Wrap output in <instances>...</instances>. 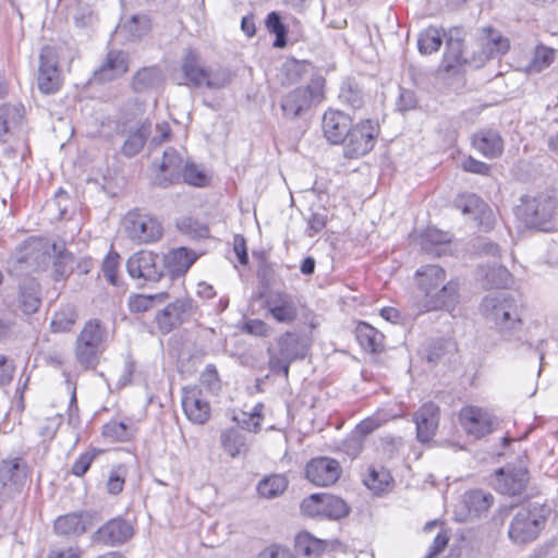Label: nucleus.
Here are the masks:
<instances>
[{
  "mask_svg": "<svg viewBox=\"0 0 558 558\" xmlns=\"http://www.w3.org/2000/svg\"><path fill=\"white\" fill-rule=\"evenodd\" d=\"M97 21V14L92 7L84 4L80 5L74 15V22L78 27L92 26Z\"/></svg>",
  "mask_w": 558,
  "mask_h": 558,
  "instance_id": "55",
  "label": "nucleus"
},
{
  "mask_svg": "<svg viewBox=\"0 0 558 558\" xmlns=\"http://www.w3.org/2000/svg\"><path fill=\"white\" fill-rule=\"evenodd\" d=\"M181 182L203 187L207 184V175L194 162L186 160L182 170Z\"/></svg>",
  "mask_w": 558,
  "mask_h": 558,
  "instance_id": "49",
  "label": "nucleus"
},
{
  "mask_svg": "<svg viewBox=\"0 0 558 558\" xmlns=\"http://www.w3.org/2000/svg\"><path fill=\"white\" fill-rule=\"evenodd\" d=\"M454 206L460 209L463 215H470L474 220H480V225L484 223L485 230L493 227V214L476 194L464 193L459 195L454 201Z\"/></svg>",
  "mask_w": 558,
  "mask_h": 558,
  "instance_id": "27",
  "label": "nucleus"
},
{
  "mask_svg": "<svg viewBox=\"0 0 558 558\" xmlns=\"http://www.w3.org/2000/svg\"><path fill=\"white\" fill-rule=\"evenodd\" d=\"M288 486L283 475L274 474L262 480L257 485V492L262 497L276 498L281 495Z\"/></svg>",
  "mask_w": 558,
  "mask_h": 558,
  "instance_id": "44",
  "label": "nucleus"
},
{
  "mask_svg": "<svg viewBox=\"0 0 558 558\" xmlns=\"http://www.w3.org/2000/svg\"><path fill=\"white\" fill-rule=\"evenodd\" d=\"M185 161L180 151L172 147L167 148L155 177L156 185L166 189L180 183Z\"/></svg>",
  "mask_w": 558,
  "mask_h": 558,
  "instance_id": "20",
  "label": "nucleus"
},
{
  "mask_svg": "<svg viewBox=\"0 0 558 558\" xmlns=\"http://www.w3.org/2000/svg\"><path fill=\"white\" fill-rule=\"evenodd\" d=\"M77 318V312L74 306L66 305L56 312L52 320L51 328L56 332L70 331Z\"/></svg>",
  "mask_w": 558,
  "mask_h": 558,
  "instance_id": "45",
  "label": "nucleus"
},
{
  "mask_svg": "<svg viewBox=\"0 0 558 558\" xmlns=\"http://www.w3.org/2000/svg\"><path fill=\"white\" fill-rule=\"evenodd\" d=\"M378 132V125L369 119L352 125L341 142L344 157L355 159L368 154L375 146Z\"/></svg>",
  "mask_w": 558,
  "mask_h": 558,
  "instance_id": "11",
  "label": "nucleus"
},
{
  "mask_svg": "<svg viewBox=\"0 0 558 558\" xmlns=\"http://www.w3.org/2000/svg\"><path fill=\"white\" fill-rule=\"evenodd\" d=\"M396 106L400 112H407L409 110L415 109L417 106V98L415 93L410 89H401Z\"/></svg>",
  "mask_w": 558,
  "mask_h": 558,
  "instance_id": "59",
  "label": "nucleus"
},
{
  "mask_svg": "<svg viewBox=\"0 0 558 558\" xmlns=\"http://www.w3.org/2000/svg\"><path fill=\"white\" fill-rule=\"evenodd\" d=\"M511 281V274L504 266H494L485 274V284L490 288L505 289Z\"/></svg>",
  "mask_w": 558,
  "mask_h": 558,
  "instance_id": "50",
  "label": "nucleus"
},
{
  "mask_svg": "<svg viewBox=\"0 0 558 558\" xmlns=\"http://www.w3.org/2000/svg\"><path fill=\"white\" fill-rule=\"evenodd\" d=\"M192 311L193 302L187 298L178 299L168 304L165 308L158 311L155 316L158 330L162 335L171 332L191 317Z\"/></svg>",
  "mask_w": 558,
  "mask_h": 558,
  "instance_id": "17",
  "label": "nucleus"
},
{
  "mask_svg": "<svg viewBox=\"0 0 558 558\" xmlns=\"http://www.w3.org/2000/svg\"><path fill=\"white\" fill-rule=\"evenodd\" d=\"M181 402L186 417L193 424L203 425L209 420V402L204 398L198 388H184Z\"/></svg>",
  "mask_w": 558,
  "mask_h": 558,
  "instance_id": "23",
  "label": "nucleus"
},
{
  "mask_svg": "<svg viewBox=\"0 0 558 558\" xmlns=\"http://www.w3.org/2000/svg\"><path fill=\"white\" fill-rule=\"evenodd\" d=\"M381 424L383 421L378 416H369L359 423L353 430L365 440V438L378 429Z\"/></svg>",
  "mask_w": 558,
  "mask_h": 558,
  "instance_id": "57",
  "label": "nucleus"
},
{
  "mask_svg": "<svg viewBox=\"0 0 558 558\" xmlns=\"http://www.w3.org/2000/svg\"><path fill=\"white\" fill-rule=\"evenodd\" d=\"M313 70L312 63L306 60L288 59L278 73L281 85H293L302 81Z\"/></svg>",
  "mask_w": 558,
  "mask_h": 558,
  "instance_id": "33",
  "label": "nucleus"
},
{
  "mask_svg": "<svg viewBox=\"0 0 558 558\" xmlns=\"http://www.w3.org/2000/svg\"><path fill=\"white\" fill-rule=\"evenodd\" d=\"M550 512L547 504L537 501L518 508L509 524V538L518 545L534 542L544 530Z\"/></svg>",
  "mask_w": 558,
  "mask_h": 558,
  "instance_id": "3",
  "label": "nucleus"
},
{
  "mask_svg": "<svg viewBox=\"0 0 558 558\" xmlns=\"http://www.w3.org/2000/svg\"><path fill=\"white\" fill-rule=\"evenodd\" d=\"M442 61L436 70V78L452 90H460L465 85L463 65L473 62L476 66L486 60L506 53L510 48L508 37H478L480 52L472 56L464 49L462 37H447Z\"/></svg>",
  "mask_w": 558,
  "mask_h": 558,
  "instance_id": "1",
  "label": "nucleus"
},
{
  "mask_svg": "<svg viewBox=\"0 0 558 558\" xmlns=\"http://www.w3.org/2000/svg\"><path fill=\"white\" fill-rule=\"evenodd\" d=\"M450 242V235L436 228H427L421 236V244L424 251L428 253H436L440 255L439 250H434V246L444 245Z\"/></svg>",
  "mask_w": 558,
  "mask_h": 558,
  "instance_id": "46",
  "label": "nucleus"
},
{
  "mask_svg": "<svg viewBox=\"0 0 558 558\" xmlns=\"http://www.w3.org/2000/svg\"><path fill=\"white\" fill-rule=\"evenodd\" d=\"M181 69L185 84L193 87H207L209 89H221L228 86L232 74L225 66L205 68L199 54L189 49L182 60Z\"/></svg>",
  "mask_w": 558,
  "mask_h": 558,
  "instance_id": "6",
  "label": "nucleus"
},
{
  "mask_svg": "<svg viewBox=\"0 0 558 558\" xmlns=\"http://www.w3.org/2000/svg\"><path fill=\"white\" fill-rule=\"evenodd\" d=\"M107 328L98 318L88 319L74 343L76 363L85 371L95 369L105 352L107 342Z\"/></svg>",
  "mask_w": 558,
  "mask_h": 558,
  "instance_id": "4",
  "label": "nucleus"
},
{
  "mask_svg": "<svg viewBox=\"0 0 558 558\" xmlns=\"http://www.w3.org/2000/svg\"><path fill=\"white\" fill-rule=\"evenodd\" d=\"M155 296L153 295H133L129 299V308L132 313H143L153 307Z\"/></svg>",
  "mask_w": 558,
  "mask_h": 558,
  "instance_id": "58",
  "label": "nucleus"
},
{
  "mask_svg": "<svg viewBox=\"0 0 558 558\" xmlns=\"http://www.w3.org/2000/svg\"><path fill=\"white\" fill-rule=\"evenodd\" d=\"M126 470L123 465H118L109 473L106 487L111 495H118L122 492L125 483Z\"/></svg>",
  "mask_w": 558,
  "mask_h": 558,
  "instance_id": "54",
  "label": "nucleus"
},
{
  "mask_svg": "<svg viewBox=\"0 0 558 558\" xmlns=\"http://www.w3.org/2000/svg\"><path fill=\"white\" fill-rule=\"evenodd\" d=\"M129 54L121 50H110L105 62L94 71V80L99 83L122 76L129 70Z\"/></svg>",
  "mask_w": 558,
  "mask_h": 558,
  "instance_id": "26",
  "label": "nucleus"
},
{
  "mask_svg": "<svg viewBox=\"0 0 558 558\" xmlns=\"http://www.w3.org/2000/svg\"><path fill=\"white\" fill-rule=\"evenodd\" d=\"M355 337L364 350L379 352L383 348L384 335L367 323L356 326Z\"/></svg>",
  "mask_w": 558,
  "mask_h": 558,
  "instance_id": "40",
  "label": "nucleus"
},
{
  "mask_svg": "<svg viewBox=\"0 0 558 558\" xmlns=\"http://www.w3.org/2000/svg\"><path fill=\"white\" fill-rule=\"evenodd\" d=\"M257 558H292V554L286 547L271 545L260 551Z\"/></svg>",
  "mask_w": 558,
  "mask_h": 558,
  "instance_id": "64",
  "label": "nucleus"
},
{
  "mask_svg": "<svg viewBox=\"0 0 558 558\" xmlns=\"http://www.w3.org/2000/svg\"><path fill=\"white\" fill-rule=\"evenodd\" d=\"M150 135V123L143 122L135 130L130 131L123 143L121 151L126 157L137 155L144 147L148 136Z\"/></svg>",
  "mask_w": 558,
  "mask_h": 558,
  "instance_id": "39",
  "label": "nucleus"
},
{
  "mask_svg": "<svg viewBox=\"0 0 558 558\" xmlns=\"http://www.w3.org/2000/svg\"><path fill=\"white\" fill-rule=\"evenodd\" d=\"M311 338L304 333L286 331L277 339V348L268 349L269 367L275 373L289 375L290 364L304 359L311 348Z\"/></svg>",
  "mask_w": 558,
  "mask_h": 558,
  "instance_id": "9",
  "label": "nucleus"
},
{
  "mask_svg": "<svg viewBox=\"0 0 558 558\" xmlns=\"http://www.w3.org/2000/svg\"><path fill=\"white\" fill-rule=\"evenodd\" d=\"M327 223V216L323 213H313L308 218L307 225V234L308 236H314L316 233L320 232Z\"/></svg>",
  "mask_w": 558,
  "mask_h": 558,
  "instance_id": "62",
  "label": "nucleus"
},
{
  "mask_svg": "<svg viewBox=\"0 0 558 558\" xmlns=\"http://www.w3.org/2000/svg\"><path fill=\"white\" fill-rule=\"evenodd\" d=\"M302 509L310 515H324L339 520L349 514L350 508L340 497L329 494H313L302 502Z\"/></svg>",
  "mask_w": 558,
  "mask_h": 558,
  "instance_id": "15",
  "label": "nucleus"
},
{
  "mask_svg": "<svg viewBox=\"0 0 558 558\" xmlns=\"http://www.w3.org/2000/svg\"><path fill=\"white\" fill-rule=\"evenodd\" d=\"M325 78L313 75L306 86H300L284 94L280 101L282 114L288 120L304 117L310 110L324 99Z\"/></svg>",
  "mask_w": 558,
  "mask_h": 558,
  "instance_id": "7",
  "label": "nucleus"
},
{
  "mask_svg": "<svg viewBox=\"0 0 558 558\" xmlns=\"http://www.w3.org/2000/svg\"><path fill=\"white\" fill-rule=\"evenodd\" d=\"M62 423V417L60 415H53L51 417H47L39 426V435L45 440H50L54 437L58 428Z\"/></svg>",
  "mask_w": 558,
  "mask_h": 558,
  "instance_id": "56",
  "label": "nucleus"
},
{
  "mask_svg": "<svg viewBox=\"0 0 558 558\" xmlns=\"http://www.w3.org/2000/svg\"><path fill=\"white\" fill-rule=\"evenodd\" d=\"M158 256L149 251L134 253L126 262V270L133 279L157 282L163 276V270L157 264Z\"/></svg>",
  "mask_w": 558,
  "mask_h": 558,
  "instance_id": "18",
  "label": "nucleus"
},
{
  "mask_svg": "<svg viewBox=\"0 0 558 558\" xmlns=\"http://www.w3.org/2000/svg\"><path fill=\"white\" fill-rule=\"evenodd\" d=\"M306 477L316 486L335 484L340 474L341 466L338 461L327 457L312 459L305 469Z\"/></svg>",
  "mask_w": 558,
  "mask_h": 558,
  "instance_id": "21",
  "label": "nucleus"
},
{
  "mask_svg": "<svg viewBox=\"0 0 558 558\" xmlns=\"http://www.w3.org/2000/svg\"><path fill=\"white\" fill-rule=\"evenodd\" d=\"M25 108L22 104H4L0 106V143H5L22 124Z\"/></svg>",
  "mask_w": 558,
  "mask_h": 558,
  "instance_id": "29",
  "label": "nucleus"
},
{
  "mask_svg": "<svg viewBox=\"0 0 558 558\" xmlns=\"http://www.w3.org/2000/svg\"><path fill=\"white\" fill-rule=\"evenodd\" d=\"M327 544L307 532L299 533L295 537V554L307 558H318L325 550Z\"/></svg>",
  "mask_w": 558,
  "mask_h": 558,
  "instance_id": "38",
  "label": "nucleus"
},
{
  "mask_svg": "<svg viewBox=\"0 0 558 558\" xmlns=\"http://www.w3.org/2000/svg\"><path fill=\"white\" fill-rule=\"evenodd\" d=\"M27 477V463L22 458H10L0 463V497L13 498L20 494Z\"/></svg>",
  "mask_w": 558,
  "mask_h": 558,
  "instance_id": "14",
  "label": "nucleus"
},
{
  "mask_svg": "<svg viewBox=\"0 0 558 558\" xmlns=\"http://www.w3.org/2000/svg\"><path fill=\"white\" fill-rule=\"evenodd\" d=\"M390 480L391 476L386 470H376L371 468L367 477L364 480V483L368 488L379 492L384 490V488L389 485Z\"/></svg>",
  "mask_w": 558,
  "mask_h": 558,
  "instance_id": "53",
  "label": "nucleus"
},
{
  "mask_svg": "<svg viewBox=\"0 0 558 558\" xmlns=\"http://www.w3.org/2000/svg\"><path fill=\"white\" fill-rule=\"evenodd\" d=\"M134 534L133 526L121 518H114L101 525L93 535V541L107 546H119Z\"/></svg>",
  "mask_w": 558,
  "mask_h": 558,
  "instance_id": "22",
  "label": "nucleus"
},
{
  "mask_svg": "<svg viewBox=\"0 0 558 558\" xmlns=\"http://www.w3.org/2000/svg\"><path fill=\"white\" fill-rule=\"evenodd\" d=\"M220 444L225 452L231 458L245 454L250 448L247 434L240 427H230L222 430Z\"/></svg>",
  "mask_w": 558,
  "mask_h": 558,
  "instance_id": "31",
  "label": "nucleus"
},
{
  "mask_svg": "<svg viewBox=\"0 0 558 558\" xmlns=\"http://www.w3.org/2000/svg\"><path fill=\"white\" fill-rule=\"evenodd\" d=\"M291 23H295L293 17L281 16L275 11L270 12L265 20L266 28L272 35H287L289 32H294Z\"/></svg>",
  "mask_w": 558,
  "mask_h": 558,
  "instance_id": "47",
  "label": "nucleus"
},
{
  "mask_svg": "<svg viewBox=\"0 0 558 558\" xmlns=\"http://www.w3.org/2000/svg\"><path fill=\"white\" fill-rule=\"evenodd\" d=\"M137 432V424L131 418L110 421L104 426V435L119 441L130 440Z\"/></svg>",
  "mask_w": 558,
  "mask_h": 558,
  "instance_id": "43",
  "label": "nucleus"
},
{
  "mask_svg": "<svg viewBox=\"0 0 558 558\" xmlns=\"http://www.w3.org/2000/svg\"><path fill=\"white\" fill-rule=\"evenodd\" d=\"M364 440L352 430L340 444L339 450L350 459H355L362 452Z\"/></svg>",
  "mask_w": 558,
  "mask_h": 558,
  "instance_id": "52",
  "label": "nucleus"
},
{
  "mask_svg": "<svg viewBox=\"0 0 558 558\" xmlns=\"http://www.w3.org/2000/svg\"><path fill=\"white\" fill-rule=\"evenodd\" d=\"M20 303L24 313L37 312L41 304L40 288L34 279L25 280L21 286Z\"/></svg>",
  "mask_w": 558,
  "mask_h": 558,
  "instance_id": "41",
  "label": "nucleus"
},
{
  "mask_svg": "<svg viewBox=\"0 0 558 558\" xmlns=\"http://www.w3.org/2000/svg\"><path fill=\"white\" fill-rule=\"evenodd\" d=\"M102 453V450L92 448L83 452L73 463L71 473L75 476H83L90 468L93 461Z\"/></svg>",
  "mask_w": 558,
  "mask_h": 558,
  "instance_id": "51",
  "label": "nucleus"
},
{
  "mask_svg": "<svg viewBox=\"0 0 558 558\" xmlns=\"http://www.w3.org/2000/svg\"><path fill=\"white\" fill-rule=\"evenodd\" d=\"M439 407L434 402L424 403L413 414L418 441L427 442L436 435L439 425Z\"/></svg>",
  "mask_w": 558,
  "mask_h": 558,
  "instance_id": "25",
  "label": "nucleus"
},
{
  "mask_svg": "<svg viewBox=\"0 0 558 558\" xmlns=\"http://www.w3.org/2000/svg\"><path fill=\"white\" fill-rule=\"evenodd\" d=\"M196 258L197 256L193 251L185 247H179L171 250L167 255H165L163 266L171 277H179L190 269Z\"/></svg>",
  "mask_w": 558,
  "mask_h": 558,
  "instance_id": "30",
  "label": "nucleus"
},
{
  "mask_svg": "<svg viewBox=\"0 0 558 558\" xmlns=\"http://www.w3.org/2000/svg\"><path fill=\"white\" fill-rule=\"evenodd\" d=\"M463 429L475 438H482L494 429V417L485 409L477 407H464L459 415Z\"/></svg>",
  "mask_w": 558,
  "mask_h": 558,
  "instance_id": "19",
  "label": "nucleus"
},
{
  "mask_svg": "<svg viewBox=\"0 0 558 558\" xmlns=\"http://www.w3.org/2000/svg\"><path fill=\"white\" fill-rule=\"evenodd\" d=\"M47 558H81V549L77 546L53 547Z\"/></svg>",
  "mask_w": 558,
  "mask_h": 558,
  "instance_id": "63",
  "label": "nucleus"
},
{
  "mask_svg": "<svg viewBox=\"0 0 558 558\" xmlns=\"http://www.w3.org/2000/svg\"><path fill=\"white\" fill-rule=\"evenodd\" d=\"M557 49L546 46L544 44H538L535 47L531 61L526 66V72L529 74H538L548 66H550L557 59Z\"/></svg>",
  "mask_w": 558,
  "mask_h": 558,
  "instance_id": "37",
  "label": "nucleus"
},
{
  "mask_svg": "<svg viewBox=\"0 0 558 558\" xmlns=\"http://www.w3.org/2000/svg\"><path fill=\"white\" fill-rule=\"evenodd\" d=\"M556 208L557 202L549 195H525L520 198V204L515 206L514 214L525 227L547 230L546 225L553 219Z\"/></svg>",
  "mask_w": 558,
  "mask_h": 558,
  "instance_id": "10",
  "label": "nucleus"
},
{
  "mask_svg": "<svg viewBox=\"0 0 558 558\" xmlns=\"http://www.w3.org/2000/svg\"><path fill=\"white\" fill-rule=\"evenodd\" d=\"M473 146L487 158H496L504 150V141L498 132L484 130L473 137Z\"/></svg>",
  "mask_w": 558,
  "mask_h": 558,
  "instance_id": "32",
  "label": "nucleus"
},
{
  "mask_svg": "<svg viewBox=\"0 0 558 558\" xmlns=\"http://www.w3.org/2000/svg\"><path fill=\"white\" fill-rule=\"evenodd\" d=\"M340 102L353 110L361 109L365 104L363 87L354 78H345L338 95Z\"/></svg>",
  "mask_w": 558,
  "mask_h": 558,
  "instance_id": "36",
  "label": "nucleus"
},
{
  "mask_svg": "<svg viewBox=\"0 0 558 558\" xmlns=\"http://www.w3.org/2000/svg\"><path fill=\"white\" fill-rule=\"evenodd\" d=\"M122 223L128 238L140 244L156 242L162 235L159 221L140 210L129 211Z\"/></svg>",
  "mask_w": 558,
  "mask_h": 558,
  "instance_id": "12",
  "label": "nucleus"
},
{
  "mask_svg": "<svg viewBox=\"0 0 558 558\" xmlns=\"http://www.w3.org/2000/svg\"><path fill=\"white\" fill-rule=\"evenodd\" d=\"M245 330L254 336L267 337L270 335L271 327L262 319H250L245 324Z\"/></svg>",
  "mask_w": 558,
  "mask_h": 558,
  "instance_id": "61",
  "label": "nucleus"
},
{
  "mask_svg": "<svg viewBox=\"0 0 558 558\" xmlns=\"http://www.w3.org/2000/svg\"><path fill=\"white\" fill-rule=\"evenodd\" d=\"M119 268L120 255L114 250H110L102 260L101 269L107 281L112 286L119 284Z\"/></svg>",
  "mask_w": 558,
  "mask_h": 558,
  "instance_id": "48",
  "label": "nucleus"
},
{
  "mask_svg": "<svg viewBox=\"0 0 558 558\" xmlns=\"http://www.w3.org/2000/svg\"><path fill=\"white\" fill-rule=\"evenodd\" d=\"M442 37H418L417 48L422 54H430L437 51L441 44Z\"/></svg>",
  "mask_w": 558,
  "mask_h": 558,
  "instance_id": "60",
  "label": "nucleus"
},
{
  "mask_svg": "<svg viewBox=\"0 0 558 558\" xmlns=\"http://www.w3.org/2000/svg\"><path fill=\"white\" fill-rule=\"evenodd\" d=\"M480 310L484 317L496 325L505 338H509L522 327L515 301L506 291L488 293L483 299Z\"/></svg>",
  "mask_w": 558,
  "mask_h": 558,
  "instance_id": "5",
  "label": "nucleus"
},
{
  "mask_svg": "<svg viewBox=\"0 0 558 558\" xmlns=\"http://www.w3.org/2000/svg\"><path fill=\"white\" fill-rule=\"evenodd\" d=\"M264 308L279 324L292 325L299 316L298 298L286 290L269 291Z\"/></svg>",
  "mask_w": 558,
  "mask_h": 558,
  "instance_id": "13",
  "label": "nucleus"
},
{
  "mask_svg": "<svg viewBox=\"0 0 558 558\" xmlns=\"http://www.w3.org/2000/svg\"><path fill=\"white\" fill-rule=\"evenodd\" d=\"M165 82V74L157 65L144 66L137 70L131 78V89L134 93H147L160 87Z\"/></svg>",
  "mask_w": 558,
  "mask_h": 558,
  "instance_id": "28",
  "label": "nucleus"
},
{
  "mask_svg": "<svg viewBox=\"0 0 558 558\" xmlns=\"http://www.w3.org/2000/svg\"><path fill=\"white\" fill-rule=\"evenodd\" d=\"M416 294L412 307L416 315L430 311L452 310L459 300V284L446 281V271L438 265H424L415 271Z\"/></svg>",
  "mask_w": 558,
  "mask_h": 558,
  "instance_id": "2",
  "label": "nucleus"
},
{
  "mask_svg": "<svg viewBox=\"0 0 558 558\" xmlns=\"http://www.w3.org/2000/svg\"><path fill=\"white\" fill-rule=\"evenodd\" d=\"M351 126L352 119L343 111L329 109L323 116L322 129L324 136L333 145H339L345 140Z\"/></svg>",
  "mask_w": 558,
  "mask_h": 558,
  "instance_id": "24",
  "label": "nucleus"
},
{
  "mask_svg": "<svg viewBox=\"0 0 558 558\" xmlns=\"http://www.w3.org/2000/svg\"><path fill=\"white\" fill-rule=\"evenodd\" d=\"M87 523L88 517L83 512L69 513L54 521V531L64 536H78L86 532Z\"/></svg>",
  "mask_w": 558,
  "mask_h": 558,
  "instance_id": "35",
  "label": "nucleus"
},
{
  "mask_svg": "<svg viewBox=\"0 0 558 558\" xmlns=\"http://www.w3.org/2000/svg\"><path fill=\"white\" fill-rule=\"evenodd\" d=\"M494 502V496L490 493L473 489L463 495L462 504L466 509V518L474 519L486 512Z\"/></svg>",
  "mask_w": 558,
  "mask_h": 558,
  "instance_id": "34",
  "label": "nucleus"
},
{
  "mask_svg": "<svg viewBox=\"0 0 558 558\" xmlns=\"http://www.w3.org/2000/svg\"><path fill=\"white\" fill-rule=\"evenodd\" d=\"M530 482V473L524 465H506L496 471L495 489L508 496H521Z\"/></svg>",
  "mask_w": 558,
  "mask_h": 558,
  "instance_id": "16",
  "label": "nucleus"
},
{
  "mask_svg": "<svg viewBox=\"0 0 558 558\" xmlns=\"http://www.w3.org/2000/svg\"><path fill=\"white\" fill-rule=\"evenodd\" d=\"M151 31V20L146 14L123 16L116 32L126 35H145Z\"/></svg>",
  "mask_w": 558,
  "mask_h": 558,
  "instance_id": "42",
  "label": "nucleus"
},
{
  "mask_svg": "<svg viewBox=\"0 0 558 558\" xmlns=\"http://www.w3.org/2000/svg\"><path fill=\"white\" fill-rule=\"evenodd\" d=\"M74 51L65 44L45 46L39 54V66L36 76L37 88L46 95L54 94L62 86L59 69L61 59H73Z\"/></svg>",
  "mask_w": 558,
  "mask_h": 558,
  "instance_id": "8",
  "label": "nucleus"
}]
</instances>
